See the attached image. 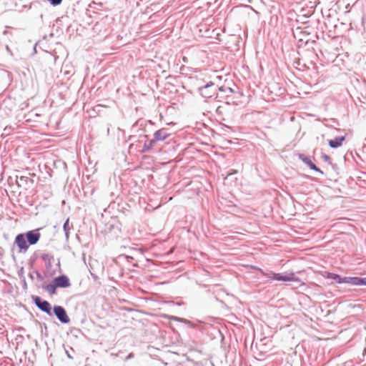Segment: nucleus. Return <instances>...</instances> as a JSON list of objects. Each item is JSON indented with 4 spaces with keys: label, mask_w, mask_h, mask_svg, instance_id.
I'll list each match as a JSON object with an SVG mask.
<instances>
[{
    "label": "nucleus",
    "mask_w": 366,
    "mask_h": 366,
    "mask_svg": "<svg viewBox=\"0 0 366 366\" xmlns=\"http://www.w3.org/2000/svg\"><path fill=\"white\" fill-rule=\"evenodd\" d=\"M29 277L31 280H34V277L33 274H31V273H29Z\"/></svg>",
    "instance_id": "c85d7f7f"
},
{
    "label": "nucleus",
    "mask_w": 366,
    "mask_h": 366,
    "mask_svg": "<svg viewBox=\"0 0 366 366\" xmlns=\"http://www.w3.org/2000/svg\"><path fill=\"white\" fill-rule=\"evenodd\" d=\"M39 230L40 229H36L24 233L29 245L36 244L39 241L41 237Z\"/></svg>",
    "instance_id": "423d86ee"
},
{
    "label": "nucleus",
    "mask_w": 366,
    "mask_h": 366,
    "mask_svg": "<svg viewBox=\"0 0 366 366\" xmlns=\"http://www.w3.org/2000/svg\"><path fill=\"white\" fill-rule=\"evenodd\" d=\"M4 249L0 247V260L2 259L3 256H4Z\"/></svg>",
    "instance_id": "a878e982"
},
{
    "label": "nucleus",
    "mask_w": 366,
    "mask_h": 366,
    "mask_svg": "<svg viewBox=\"0 0 366 366\" xmlns=\"http://www.w3.org/2000/svg\"><path fill=\"white\" fill-rule=\"evenodd\" d=\"M21 283H22V288L24 290H27V283H26V279L24 277H23L22 280H21Z\"/></svg>",
    "instance_id": "5701e85b"
},
{
    "label": "nucleus",
    "mask_w": 366,
    "mask_h": 366,
    "mask_svg": "<svg viewBox=\"0 0 366 366\" xmlns=\"http://www.w3.org/2000/svg\"><path fill=\"white\" fill-rule=\"evenodd\" d=\"M156 144L157 142L153 138L149 141H146L141 152L142 153L150 152L154 147Z\"/></svg>",
    "instance_id": "2eb2a0df"
},
{
    "label": "nucleus",
    "mask_w": 366,
    "mask_h": 366,
    "mask_svg": "<svg viewBox=\"0 0 366 366\" xmlns=\"http://www.w3.org/2000/svg\"><path fill=\"white\" fill-rule=\"evenodd\" d=\"M53 281L58 288H66L71 286L70 280L65 274H61L54 277Z\"/></svg>",
    "instance_id": "6e6552de"
},
{
    "label": "nucleus",
    "mask_w": 366,
    "mask_h": 366,
    "mask_svg": "<svg viewBox=\"0 0 366 366\" xmlns=\"http://www.w3.org/2000/svg\"><path fill=\"white\" fill-rule=\"evenodd\" d=\"M107 229L108 232L114 231L115 234H117L121 231L120 223H119L116 219H112L107 225Z\"/></svg>",
    "instance_id": "9b49d317"
},
{
    "label": "nucleus",
    "mask_w": 366,
    "mask_h": 366,
    "mask_svg": "<svg viewBox=\"0 0 366 366\" xmlns=\"http://www.w3.org/2000/svg\"><path fill=\"white\" fill-rule=\"evenodd\" d=\"M31 298L34 305L41 312L49 316L52 315L51 305L47 300H42L39 296H32Z\"/></svg>",
    "instance_id": "f257e3e1"
},
{
    "label": "nucleus",
    "mask_w": 366,
    "mask_h": 366,
    "mask_svg": "<svg viewBox=\"0 0 366 366\" xmlns=\"http://www.w3.org/2000/svg\"><path fill=\"white\" fill-rule=\"evenodd\" d=\"M182 60H183L184 62H186L187 61V57L184 56L182 58Z\"/></svg>",
    "instance_id": "c756f323"
},
{
    "label": "nucleus",
    "mask_w": 366,
    "mask_h": 366,
    "mask_svg": "<svg viewBox=\"0 0 366 366\" xmlns=\"http://www.w3.org/2000/svg\"><path fill=\"white\" fill-rule=\"evenodd\" d=\"M300 33H302L303 35H305V39H299L298 44L299 46H302L303 44L305 46L309 45L310 44H314L315 43V39H312L308 37L310 35V33L307 31H301Z\"/></svg>",
    "instance_id": "ddd939ff"
},
{
    "label": "nucleus",
    "mask_w": 366,
    "mask_h": 366,
    "mask_svg": "<svg viewBox=\"0 0 366 366\" xmlns=\"http://www.w3.org/2000/svg\"><path fill=\"white\" fill-rule=\"evenodd\" d=\"M220 109H221V107H219L217 108V113L220 112Z\"/></svg>",
    "instance_id": "7c9ffc66"
},
{
    "label": "nucleus",
    "mask_w": 366,
    "mask_h": 366,
    "mask_svg": "<svg viewBox=\"0 0 366 366\" xmlns=\"http://www.w3.org/2000/svg\"><path fill=\"white\" fill-rule=\"evenodd\" d=\"M57 288L58 287H56V284L54 283V282L53 280L51 283L48 284L47 285H46L44 287V289L46 290V291H47L48 293L51 295H53L56 293Z\"/></svg>",
    "instance_id": "f3484780"
},
{
    "label": "nucleus",
    "mask_w": 366,
    "mask_h": 366,
    "mask_svg": "<svg viewBox=\"0 0 366 366\" xmlns=\"http://www.w3.org/2000/svg\"><path fill=\"white\" fill-rule=\"evenodd\" d=\"M184 69H185V66H182L181 67V70H182V71H184Z\"/></svg>",
    "instance_id": "2f4dec72"
},
{
    "label": "nucleus",
    "mask_w": 366,
    "mask_h": 366,
    "mask_svg": "<svg viewBox=\"0 0 366 366\" xmlns=\"http://www.w3.org/2000/svg\"><path fill=\"white\" fill-rule=\"evenodd\" d=\"M346 283L354 286L365 285L366 286V277H344L342 280V284Z\"/></svg>",
    "instance_id": "0eeeda50"
},
{
    "label": "nucleus",
    "mask_w": 366,
    "mask_h": 366,
    "mask_svg": "<svg viewBox=\"0 0 366 366\" xmlns=\"http://www.w3.org/2000/svg\"><path fill=\"white\" fill-rule=\"evenodd\" d=\"M71 229V227L69 226V219L68 218L63 224V230L65 233V238L66 240L69 238V231Z\"/></svg>",
    "instance_id": "a211bd4d"
},
{
    "label": "nucleus",
    "mask_w": 366,
    "mask_h": 366,
    "mask_svg": "<svg viewBox=\"0 0 366 366\" xmlns=\"http://www.w3.org/2000/svg\"><path fill=\"white\" fill-rule=\"evenodd\" d=\"M345 139V136L337 137L333 139H330L328 141V144L331 148L336 149L340 147L344 140Z\"/></svg>",
    "instance_id": "f8f14e48"
},
{
    "label": "nucleus",
    "mask_w": 366,
    "mask_h": 366,
    "mask_svg": "<svg viewBox=\"0 0 366 366\" xmlns=\"http://www.w3.org/2000/svg\"><path fill=\"white\" fill-rule=\"evenodd\" d=\"M47 1L50 3L51 5L54 6H59L62 2V0H47Z\"/></svg>",
    "instance_id": "4be33fe9"
},
{
    "label": "nucleus",
    "mask_w": 366,
    "mask_h": 366,
    "mask_svg": "<svg viewBox=\"0 0 366 366\" xmlns=\"http://www.w3.org/2000/svg\"><path fill=\"white\" fill-rule=\"evenodd\" d=\"M322 159L324 160V162H327L328 164H332L331 158L329 155L322 153L321 155Z\"/></svg>",
    "instance_id": "412c9836"
},
{
    "label": "nucleus",
    "mask_w": 366,
    "mask_h": 366,
    "mask_svg": "<svg viewBox=\"0 0 366 366\" xmlns=\"http://www.w3.org/2000/svg\"><path fill=\"white\" fill-rule=\"evenodd\" d=\"M41 258L45 262L46 267L49 269L51 267V263L54 261V256L49 254H42Z\"/></svg>",
    "instance_id": "dca6fc26"
},
{
    "label": "nucleus",
    "mask_w": 366,
    "mask_h": 366,
    "mask_svg": "<svg viewBox=\"0 0 366 366\" xmlns=\"http://www.w3.org/2000/svg\"><path fill=\"white\" fill-rule=\"evenodd\" d=\"M35 274L36 275V277L39 280H43L44 279V277L43 275L38 271V270H36L35 271Z\"/></svg>",
    "instance_id": "b1692460"
},
{
    "label": "nucleus",
    "mask_w": 366,
    "mask_h": 366,
    "mask_svg": "<svg viewBox=\"0 0 366 366\" xmlns=\"http://www.w3.org/2000/svg\"><path fill=\"white\" fill-rule=\"evenodd\" d=\"M226 89H228L230 92H232V90L230 88H229V87H227V88H224L223 86L219 87V90L221 91V92H225Z\"/></svg>",
    "instance_id": "393cba45"
},
{
    "label": "nucleus",
    "mask_w": 366,
    "mask_h": 366,
    "mask_svg": "<svg viewBox=\"0 0 366 366\" xmlns=\"http://www.w3.org/2000/svg\"><path fill=\"white\" fill-rule=\"evenodd\" d=\"M189 350H195V351H196V350H195V349H193V348H192V347H191Z\"/></svg>",
    "instance_id": "473e14b6"
},
{
    "label": "nucleus",
    "mask_w": 366,
    "mask_h": 366,
    "mask_svg": "<svg viewBox=\"0 0 366 366\" xmlns=\"http://www.w3.org/2000/svg\"><path fill=\"white\" fill-rule=\"evenodd\" d=\"M259 271L263 274L264 276L277 281L289 282L295 281L296 280L295 274L292 272L287 274H283L281 273H274L272 272L269 274L264 273L261 269H259Z\"/></svg>",
    "instance_id": "f03ea898"
},
{
    "label": "nucleus",
    "mask_w": 366,
    "mask_h": 366,
    "mask_svg": "<svg viewBox=\"0 0 366 366\" xmlns=\"http://www.w3.org/2000/svg\"><path fill=\"white\" fill-rule=\"evenodd\" d=\"M173 319L175 320L176 321H178L180 322H184L190 327H195V324L188 320L181 318V317H174Z\"/></svg>",
    "instance_id": "aec40b11"
},
{
    "label": "nucleus",
    "mask_w": 366,
    "mask_h": 366,
    "mask_svg": "<svg viewBox=\"0 0 366 366\" xmlns=\"http://www.w3.org/2000/svg\"><path fill=\"white\" fill-rule=\"evenodd\" d=\"M66 353L67 357L69 359H73V357L70 355V353L69 352L66 351Z\"/></svg>",
    "instance_id": "cd10ccee"
},
{
    "label": "nucleus",
    "mask_w": 366,
    "mask_h": 366,
    "mask_svg": "<svg viewBox=\"0 0 366 366\" xmlns=\"http://www.w3.org/2000/svg\"><path fill=\"white\" fill-rule=\"evenodd\" d=\"M199 94L204 98L212 97L217 91V86L212 81L205 83L204 87H200Z\"/></svg>",
    "instance_id": "20e7f679"
},
{
    "label": "nucleus",
    "mask_w": 366,
    "mask_h": 366,
    "mask_svg": "<svg viewBox=\"0 0 366 366\" xmlns=\"http://www.w3.org/2000/svg\"><path fill=\"white\" fill-rule=\"evenodd\" d=\"M14 244L19 248V252L21 253H25L27 252L29 249V244L25 238V234L24 233L18 234L14 239Z\"/></svg>",
    "instance_id": "39448f33"
},
{
    "label": "nucleus",
    "mask_w": 366,
    "mask_h": 366,
    "mask_svg": "<svg viewBox=\"0 0 366 366\" xmlns=\"http://www.w3.org/2000/svg\"><path fill=\"white\" fill-rule=\"evenodd\" d=\"M189 82L191 84L197 87V89L198 92H200V87H204V79L202 78H198L197 76H190L189 77Z\"/></svg>",
    "instance_id": "4468645a"
},
{
    "label": "nucleus",
    "mask_w": 366,
    "mask_h": 366,
    "mask_svg": "<svg viewBox=\"0 0 366 366\" xmlns=\"http://www.w3.org/2000/svg\"><path fill=\"white\" fill-rule=\"evenodd\" d=\"M299 159L302 161L307 166L310 167V169L314 170L321 174H323V172L318 168L310 159V158L304 154H298Z\"/></svg>",
    "instance_id": "1a4fd4ad"
},
{
    "label": "nucleus",
    "mask_w": 366,
    "mask_h": 366,
    "mask_svg": "<svg viewBox=\"0 0 366 366\" xmlns=\"http://www.w3.org/2000/svg\"><path fill=\"white\" fill-rule=\"evenodd\" d=\"M53 312L61 323L68 324L70 322V319L67 315L66 311L62 306L55 305L53 307Z\"/></svg>",
    "instance_id": "7ed1b4c3"
},
{
    "label": "nucleus",
    "mask_w": 366,
    "mask_h": 366,
    "mask_svg": "<svg viewBox=\"0 0 366 366\" xmlns=\"http://www.w3.org/2000/svg\"><path fill=\"white\" fill-rule=\"evenodd\" d=\"M27 179L28 178L26 177H24V176H21V177H19V179L21 181H26Z\"/></svg>",
    "instance_id": "bb28decb"
},
{
    "label": "nucleus",
    "mask_w": 366,
    "mask_h": 366,
    "mask_svg": "<svg viewBox=\"0 0 366 366\" xmlns=\"http://www.w3.org/2000/svg\"><path fill=\"white\" fill-rule=\"evenodd\" d=\"M327 278L335 280L337 283L342 284V277H340V275H339L337 274L328 272L327 274Z\"/></svg>",
    "instance_id": "6ab92c4d"
},
{
    "label": "nucleus",
    "mask_w": 366,
    "mask_h": 366,
    "mask_svg": "<svg viewBox=\"0 0 366 366\" xmlns=\"http://www.w3.org/2000/svg\"><path fill=\"white\" fill-rule=\"evenodd\" d=\"M169 136V134L167 132V129L162 128L154 133L153 139L156 142H157L165 140Z\"/></svg>",
    "instance_id": "9d476101"
}]
</instances>
